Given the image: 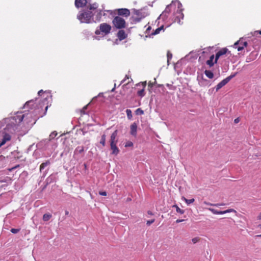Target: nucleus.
Returning a JSON list of instances; mask_svg holds the SVG:
<instances>
[{
    "label": "nucleus",
    "instance_id": "1",
    "mask_svg": "<svg viewBox=\"0 0 261 261\" xmlns=\"http://www.w3.org/2000/svg\"><path fill=\"white\" fill-rule=\"evenodd\" d=\"M98 8V4L96 3L89 4L87 8L80 12L77 16V19L82 23H90L91 19L94 15V11Z\"/></svg>",
    "mask_w": 261,
    "mask_h": 261
},
{
    "label": "nucleus",
    "instance_id": "2",
    "mask_svg": "<svg viewBox=\"0 0 261 261\" xmlns=\"http://www.w3.org/2000/svg\"><path fill=\"white\" fill-rule=\"evenodd\" d=\"M112 23L114 27L117 29H122L126 28V23L125 20L119 16L114 17L112 20Z\"/></svg>",
    "mask_w": 261,
    "mask_h": 261
},
{
    "label": "nucleus",
    "instance_id": "3",
    "mask_svg": "<svg viewBox=\"0 0 261 261\" xmlns=\"http://www.w3.org/2000/svg\"><path fill=\"white\" fill-rule=\"evenodd\" d=\"M247 44V42L244 39L241 38L234 43L233 47L237 49L238 51H241L246 47Z\"/></svg>",
    "mask_w": 261,
    "mask_h": 261
},
{
    "label": "nucleus",
    "instance_id": "4",
    "mask_svg": "<svg viewBox=\"0 0 261 261\" xmlns=\"http://www.w3.org/2000/svg\"><path fill=\"white\" fill-rule=\"evenodd\" d=\"M114 14H118L119 16H122L127 17L130 15V11L126 8H121L115 10L114 11Z\"/></svg>",
    "mask_w": 261,
    "mask_h": 261
},
{
    "label": "nucleus",
    "instance_id": "5",
    "mask_svg": "<svg viewBox=\"0 0 261 261\" xmlns=\"http://www.w3.org/2000/svg\"><path fill=\"white\" fill-rule=\"evenodd\" d=\"M111 26L107 23H102L99 25L100 31L102 33H104L105 35L109 34L111 32Z\"/></svg>",
    "mask_w": 261,
    "mask_h": 261
},
{
    "label": "nucleus",
    "instance_id": "6",
    "mask_svg": "<svg viewBox=\"0 0 261 261\" xmlns=\"http://www.w3.org/2000/svg\"><path fill=\"white\" fill-rule=\"evenodd\" d=\"M208 210L209 211H210L213 214H215V215L224 214L231 213V212L237 213V211L233 208L228 209V210H226L223 211H218L216 210H215V209L212 208H208Z\"/></svg>",
    "mask_w": 261,
    "mask_h": 261
},
{
    "label": "nucleus",
    "instance_id": "7",
    "mask_svg": "<svg viewBox=\"0 0 261 261\" xmlns=\"http://www.w3.org/2000/svg\"><path fill=\"white\" fill-rule=\"evenodd\" d=\"M118 130H115L111 135L110 139V144H117L118 143Z\"/></svg>",
    "mask_w": 261,
    "mask_h": 261
},
{
    "label": "nucleus",
    "instance_id": "8",
    "mask_svg": "<svg viewBox=\"0 0 261 261\" xmlns=\"http://www.w3.org/2000/svg\"><path fill=\"white\" fill-rule=\"evenodd\" d=\"M227 51L228 49L226 48H223L219 50L216 55L215 63H216L218 59L222 55L226 54Z\"/></svg>",
    "mask_w": 261,
    "mask_h": 261
},
{
    "label": "nucleus",
    "instance_id": "9",
    "mask_svg": "<svg viewBox=\"0 0 261 261\" xmlns=\"http://www.w3.org/2000/svg\"><path fill=\"white\" fill-rule=\"evenodd\" d=\"M11 136L7 133H5L3 139L0 143V147L4 145L7 142L11 140Z\"/></svg>",
    "mask_w": 261,
    "mask_h": 261
},
{
    "label": "nucleus",
    "instance_id": "10",
    "mask_svg": "<svg viewBox=\"0 0 261 261\" xmlns=\"http://www.w3.org/2000/svg\"><path fill=\"white\" fill-rule=\"evenodd\" d=\"M111 150H112L111 154L117 155L120 152L118 147L117 146V144H110Z\"/></svg>",
    "mask_w": 261,
    "mask_h": 261
},
{
    "label": "nucleus",
    "instance_id": "11",
    "mask_svg": "<svg viewBox=\"0 0 261 261\" xmlns=\"http://www.w3.org/2000/svg\"><path fill=\"white\" fill-rule=\"evenodd\" d=\"M87 3V0H75V6L78 8L85 6Z\"/></svg>",
    "mask_w": 261,
    "mask_h": 261
},
{
    "label": "nucleus",
    "instance_id": "12",
    "mask_svg": "<svg viewBox=\"0 0 261 261\" xmlns=\"http://www.w3.org/2000/svg\"><path fill=\"white\" fill-rule=\"evenodd\" d=\"M117 36L120 40H124L127 37V34L122 30H120L118 32Z\"/></svg>",
    "mask_w": 261,
    "mask_h": 261
},
{
    "label": "nucleus",
    "instance_id": "13",
    "mask_svg": "<svg viewBox=\"0 0 261 261\" xmlns=\"http://www.w3.org/2000/svg\"><path fill=\"white\" fill-rule=\"evenodd\" d=\"M137 132V124L134 122L130 125V133L134 136H136Z\"/></svg>",
    "mask_w": 261,
    "mask_h": 261
},
{
    "label": "nucleus",
    "instance_id": "14",
    "mask_svg": "<svg viewBox=\"0 0 261 261\" xmlns=\"http://www.w3.org/2000/svg\"><path fill=\"white\" fill-rule=\"evenodd\" d=\"M237 73H234L233 74H231L229 75V76L227 77L225 79L223 80L220 83V84L222 85V86L223 87L225 86L226 84H227L231 79H232L233 77L236 76Z\"/></svg>",
    "mask_w": 261,
    "mask_h": 261
},
{
    "label": "nucleus",
    "instance_id": "15",
    "mask_svg": "<svg viewBox=\"0 0 261 261\" xmlns=\"http://www.w3.org/2000/svg\"><path fill=\"white\" fill-rule=\"evenodd\" d=\"M214 58V55H212L210 57V59L208 60L206 62V64L208 65L210 67H212L214 65V63H215V62H213Z\"/></svg>",
    "mask_w": 261,
    "mask_h": 261
},
{
    "label": "nucleus",
    "instance_id": "16",
    "mask_svg": "<svg viewBox=\"0 0 261 261\" xmlns=\"http://www.w3.org/2000/svg\"><path fill=\"white\" fill-rule=\"evenodd\" d=\"M177 14L178 15L176 18L175 19V20L174 21L175 22H177L178 23H179L180 22V19H179V17H181V18H183L184 17V15L183 14L180 12V10H178L177 11Z\"/></svg>",
    "mask_w": 261,
    "mask_h": 261
},
{
    "label": "nucleus",
    "instance_id": "17",
    "mask_svg": "<svg viewBox=\"0 0 261 261\" xmlns=\"http://www.w3.org/2000/svg\"><path fill=\"white\" fill-rule=\"evenodd\" d=\"M50 163L49 160L46 161L45 162L42 163L40 166V171L41 172L44 168L48 165H49Z\"/></svg>",
    "mask_w": 261,
    "mask_h": 261
},
{
    "label": "nucleus",
    "instance_id": "18",
    "mask_svg": "<svg viewBox=\"0 0 261 261\" xmlns=\"http://www.w3.org/2000/svg\"><path fill=\"white\" fill-rule=\"evenodd\" d=\"M204 73L205 75L209 79H213L214 77L213 73L210 70H205Z\"/></svg>",
    "mask_w": 261,
    "mask_h": 261
},
{
    "label": "nucleus",
    "instance_id": "19",
    "mask_svg": "<svg viewBox=\"0 0 261 261\" xmlns=\"http://www.w3.org/2000/svg\"><path fill=\"white\" fill-rule=\"evenodd\" d=\"M84 151V147L83 146H78L76 148L74 153H82Z\"/></svg>",
    "mask_w": 261,
    "mask_h": 261
},
{
    "label": "nucleus",
    "instance_id": "20",
    "mask_svg": "<svg viewBox=\"0 0 261 261\" xmlns=\"http://www.w3.org/2000/svg\"><path fill=\"white\" fill-rule=\"evenodd\" d=\"M106 135L105 134H103L101 136V140L100 141V144H101L102 146H105L106 145Z\"/></svg>",
    "mask_w": 261,
    "mask_h": 261
},
{
    "label": "nucleus",
    "instance_id": "21",
    "mask_svg": "<svg viewBox=\"0 0 261 261\" xmlns=\"http://www.w3.org/2000/svg\"><path fill=\"white\" fill-rule=\"evenodd\" d=\"M52 216L51 214L46 213L43 215V220L44 221H48L51 218Z\"/></svg>",
    "mask_w": 261,
    "mask_h": 261
},
{
    "label": "nucleus",
    "instance_id": "22",
    "mask_svg": "<svg viewBox=\"0 0 261 261\" xmlns=\"http://www.w3.org/2000/svg\"><path fill=\"white\" fill-rule=\"evenodd\" d=\"M137 94L139 96L142 97L145 95L144 88H142L137 92Z\"/></svg>",
    "mask_w": 261,
    "mask_h": 261
},
{
    "label": "nucleus",
    "instance_id": "23",
    "mask_svg": "<svg viewBox=\"0 0 261 261\" xmlns=\"http://www.w3.org/2000/svg\"><path fill=\"white\" fill-rule=\"evenodd\" d=\"M173 207L176 208V212L180 214H183L185 213L184 210L180 209L177 205L175 204L173 205Z\"/></svg>",
    "mask_w": 261,
    "mask_h": 261
},
{
    "label": "nucleus",
    "instance_id": "24",
    "mask_svg": "<svg viewBox=\"0 0 261 261\" xmlns=\"http://www.w3.org/2000/svg\"><path fill=\"white\" fill-rule=\"evenodd\" d=\"M164 29V26L162 25L161 27L157 28L154 32L152 34V35H156L160 33V31Z\"/></svg>",
    "mask_w": 261,
    "mask_h": 261
},
{
    "label": "nucleus",
    "instance_id": "25",
    "mask_svg": "<svg viewBox=\"0 0 261 261\" xmlns=\"http://www.w3.org/2000/svg\"><path fill=\"white\" fill-rule=\"evenodd\" d=\"M126 115L128 119H131L132 118V112L130 109H127L126 110Z\"/></svg>",
    "mask_w": 261,
    "mask_h": 261
},
{
    "label": "nucleus",
    "instance_id": "26",
    "mask_svg": "<svg viewBox=\"0 0 261 261\" xmlns=\"http://www.w3.org/2000/svg\"><path fill=\"white\" fill-rule=\"evenodd\" d=\"M184 200L186 202V203L188 204H190L194 202V201H195L194 198L190 199H187L185 197L184 198Z\"/></svg>",
    "mask_w": 261,
    "mask_h": 261
},
{
    "label": "nucleus",
    "instance_id": "27",
    "mask_svg": "<svg viewBox=\"0 0 261 261\" xmlns=\"http://www.w3.org/2000/svg\"><path fill=\"white\" fill-rule=\"evenodd\" d=\"M88 105L84 106L81 110H80V113L81 115H84L86 114L85 111L87 109Z\"/></svg>",
    "mask_w": 261,
    "mask_h": 261
},
{
    "label": "nucleus",
    "instance_id": "28",
    "mask_svg": "<svg viewBox=\"0 0 261 261\" xmlns=\"http://www.w3.org/2000/svg\"><path fill=\"white\" fill-rule=\"evenodd\" d=\"M136 113L137 114L142 115V114H143L144 112L140 108H138V109L136 110Z\"/></svg>",
    "mask_w": 261,
    "mask_h": 261
},
{
    "label": "nucleus",
    "instance_id": "29",
    "mask_svg": "<svg viewBox=\"0 0 261 261\" xmlns=\"http://www.w3.org/2000/svg\"><path fill=\"white\" fill-rule=\"evenodd\" d=\"M137 86H142L143 88H145L146 86V82H142L141 83H139L136 85Z\"/></svg>",
    "mask_w": 261,
    "mask_h": 261
},
{
    "label": "nucleus",
    "instance_id": "30",
    "mask_svg": "<svg viewBox=\"0 0 261 261\" xmlns=\"http://www.w3.org/2000/svg\"><path fill=\"white\" fill-rule=\"evenodd\" d=\"M223 86L220 84V83H218L217 86L215 87V89L216 91H218L219 90H220Z\"/></svg>",
    "mask_w": 261,
    "mask_h": 261
},
{
    "label": "nucleus",
    "instance_id": "31",
    "mask_svg": "<svg viewBox=\"0 0 261 261\" xmlns=\"http://www.w3.org/2000/svg\"><path fill=\"white\" fill-rule=\"evenodd\" d=\"M10 231L13 233H16L20 231V229H19L12 228Z\"/></svg>",
    "mask_w": 261,
    "mask_h": 261
},
{
    "label": "nucleus",
    "instance_id": "32",
    "mask_svg": "<svg viewBox=\"0 0 261 261\" xmlns=\"http://www.w3.org/2000/svg\"><path fill=\"white\" fill-rule=\"evenodd\" d=\"M57 135V133L56 132H53L49 136L50 139H54Z\"/></svg>",
    "mask_w": 261,
    "mask_h": 261
},
{
    "label": "nucleus",
    "instance_id": "33",
    "mask_svg": "<svg viewBox=\"0 0 261 261\" xmlns=\"http://www.w3.org/2000/svg\"><path fill=\"white\" fill-rule=\"evenodd\" d=\"M199 241V239L198 237H196V238H193L192 239V241L193 243V244H195V243H197Z\"/></svg>",
    "mask_w": 261,
    "mask_h": 261
},
{
    "label": "nucleus",
    "instance_id": "34",
    "mask_svg": "<svg viewBox=\"0 0 261 261\" xmlns=\"http://www.w3.org/2000/svg\"><path fill=\"white\" fill-rule=\"evenodd\" d=\"M133 143L130 141H128L125 144V147H131V146H133Z\"/></svg>",
    "mask_w": 261,
    "mask_h": 261
},
{
    "label": "nucleus",
    "instance_id": "35",
    "mask_svg": "<svg viewBox=\"0 0 261 261\" xmlns=\"http://www.w3.org/2000/svg\"><path fill=\"white\" fill-rule=\"evenodd\" d=\"M167 56L168 61L170 59H171L172 58V54L169 51H168L167 52Z\"/></svg>",
    "mask_w": 261,
    "mask_h": 261
},
{
    "label": "nucleus",
    "instance_id": "36",
    "mask_svg": "<svg viewBox=\"0 0 261 261\" xmlns=\"http://www.w3.org/2000/svg\"><path fill=\"white\" fill-rule=\"evenodd\" d=\"M101 10H99L97 13V17H98V18L97 19V20L98 21H99L100 20V19L101 18Z\"/></svg>",
    "mask_w": 261,
    "mask_h": 261
},
{
    "label": "nucleus",
    "instance_id": "37",
    "mask_svg": "<svg viewBox=\"0 0 261 261\" xmlns=\"http://www.w3.org/2000/svg\"><path fill=\"white\" fill-rule=\"evenodd\" d=\"M154 221H155V220L154 219H152V220H148V221H147L146 224L149 226L150 224H151L152 223H153L154 222Z\"/></svg>",
    "mask_w": 261,
    "mask_h": 261
},
{
    "label": "nucleus",
    "instance_id": "38",
    "mask_svg": "<svg viewBox=\"0 0 261 261\" xmlns=\"http://www.w3.org/2000/svg\"><path fill=\"white\" fill-rule=\"evenodd\" d=\"M99 195L101 196H106L107 195V192L105 191H100L99 192Z\"/></svg>",
    "mask_w": 261,
    "mask_h": 261
},
{
    "label": "nucleus",
    "instance_id": "39",
    "mask_svg": "<svg viewBox=\"0 0 261 261\" xmlns=\"http://www.w3.org/2000/svg\"><path fill=\"white\" fill-rule=\"evenodd\" d=\"M224 203H217V204H214V206H223L224 205Z\"/></svg>",
    "mask_w": 261,
    "mask_h": 261
},
{
    "label": "nucleus",
    "instance_id": "40",
    "mask_svg": "<svg viewBox=\"0 0 261 261\" xmlns=\"http://www.w3.org/2000/svg\"><path fill=\"white\" fill-rule=\"evenodd\" d=\"M44 92H44L43 90H40V91H38V94L39 95H41V94L44 93Z\"/></svg>",
    "mask_w": 261,
    "mask_h": 261
},
{
    "label": "nucleus",
    "instance_id": "41",
    "mask_svg": "<svg viewBox=\"0 0 261 261\" xmlns=\"http://www.w3.org/2000/svg\"><path fill=\"white\" fill-rule=\"evenodd\" d=\"M239 121H240V119H239V118H237L235 119L234 120V122L235 123H238Z\"/></svg>",
    "mask_w": 261,
    "mask_h": 261
},
{
    "label": "nucleus",
    "instance_id": "42",
    "mask_svg": "<svg viewBox=\"0 0 261 261\" xmlns=\"http://www.w3.org/2000/svg\"><path fill=\"white\" fill-rule=\"evenodd\" d=\"M204 203L205 204L208 205H214V204H212V203H209V202H206V201H204Z\"/></svg>",
    "mask_w": 261,
    "mask_h": 261
},
{
    "label": "nucleus",
    "instance_id": "43",
    "mask_svg": "<svg viewBox=\"0 0 261 261\" xmlns=\"http://www.w3.org/2000/svg\"><path fill=\"white\" fill-rule=\"evenodd\" d=\"M184 221V220L183 219H177L176 221V223H180V222H181Z\"/></svg>",
    "mask_w": 261,
    "mask_h": 261
},
{
    "label": "nucleus",
    "instance_id": "44",
    "mask_svg": "<svg viewBox=\"0 0 261 261\" xmlns=\"http://www.w3.org/2000/svg\"><path fill=\"white\" fill-rule=\"evenodd\" d=\"M129 78V76L127 75H126L125 76L124 79L122 81V83L124 82V81H125L126 79H128Z\"/></svg>",
    "mask_w": 261,
    "mask_h": 261
},
{
    "label": "nucleus",
    "instance_id": "45",
    "mask_svg": "<svg viewBox=\"0 0 261 261\" xmlns=\"http://www.w3.org/2000/svg\"><path fill=\"white\" fill-rule=\"evenodd\" d=\"M100 32H101V31H100V30H96V31H95V34H96V35H99V34H100Z\"/></svg>",
    "mask_w": 261,
    "mask_h": 261
},
{
    "label": "nucleus",
    "instance_id": "46",
    "mask_svg": "<svg viewBox=\"0 0 261 261\" xmlns=\"http://www.w3.org/2000/svg\"><path fill=\"white\" fill-rule=\"evenodd\" d=\"M258 220H261V212L258 214L257 216Z\"/></svg>",
    "mask_w": 261,
    "mask_h": 261
},
{
    "label": "nucleus",
    "instance_id": "47",
    "mask_svg": "<svg viewBox=\"0 0 261 261\" xmlns=\"http://www.w3.org/2000/svg\"><path fill=\"white\" fill-rule=\"evenodd\" d=\"M147 214H148V215H153V213H152L151 211H148L147 212Z\"/></svg>",
    "mask_w": 261,
    "mask_h": 261
},
{
    "label": "nucleus",
    "instance_id": "48",
    "mask_svg": "<svg viewBox=\"0 0 261 261\" xmlns=\"http://www.w3.org/2000/svg\"><path fill=\"white\" fill-rule=\"evenodd\" d=\"M31 102H32V101H29L25 103V106H26V105H29V103H30Z\"/></svg>",
    "mask_w": 261,
    "mask_h": 261
},
{
    "label": "nucleus",
    "instance_id": "49",
    "mask_svg": "<svg viewBox=\"0 0 261 261\" xmlns=\"http://www.w3.org/2000/svg\"><path fill=\"white\" fill-rule=\"evenodd\" d=\"M23 117H24V115H22L21 116V119H20V121H22L23 119Z\"/></svg>",
    "mask_w": 261,
    "mask_h": 261
},
{
    "label": "nucleus",
    "instance_id": "50",
    "mask_svg": "<svg viewBox=\"0 0 261 261\" xmlns=\"http://www.w3.org/2000/svg\"><path fill=\"white\" fill-rule=\"evenodd\" d=\"M69 214V212L67 211H65V215H68Z\"/></svg>",
    "mask_w": 261,
    "mask_h": 261
},
{
    "label": "nucleus",
    "instance_id": "51",
    "mask_svg": "<svg viewBox=\"0 0 261 261\" xmlns=\"http://www.w3.org/2000/svg\"><path fill=\"white\" fill-rule=\"evenodd\" d=\"M256 237H257V238H261V234L257 235Z\"/></svg>",
    "mask_w": 261,
    "mask_h": 261
},
{
    "label": "nucleus",
    "instance_id": "52",
    "mask_svg": "<svg viewBox=\"0 0 261 261\" xmlns=\"http://www.w3.org/2000/svg\"><path fill=\"white\" fill-rule=\"evenodd\" d=\"M256 32L258 33V34H259L260 35H261V31H256Z\"/></svg>",
    "mask_w": 261,
    "mask_h": 261
},
{
    "label": "nucleus",
    "instance_id": "53",
    "mask_svg": "<svg viewBox=\"0 0 261 261\" xmlns=\"http://www.w3.org/2000/svg\"><path fill=\"white\" fill-rule=\"evenodd\" d=\"M168 7L166 8V10H165V11L164 12V13H166V12H167V11H168Z\"/></svg>",
    "mask_w": 261,
    "mask_h": 261
},
{
    "label": "nucleus",
    "instance_id": "54",
    "mask_svg": "<svg viewBox=\"0 0 261 261\" xmlns=\"http://www.w3.org/2000/svg\"><path fill=\"white\" fill-rule=\"evenodd\" d=\"M47 108H48V106H46V107H45V111H46V110H47Z\"/></svg>",
    "mask_w": 261,
    "mask_h": 261
},
{
    "label": "nucleus",
    "instance_id": "55",
    "mask_svg": "<svg viewBox=\"0 0 261 261\" xmlns=\"http://www.w3.org/2000/svg\"><path fill=\"white\" fill-rule=\"evenodd\" d=\"M258 227H259L260 228H261V224H259V225H258Z\"/></svg>",
    "mask_w": 261,
    "mask_h": 261
},
{
    "label": "nucleus",
    "instance_id": "56",
    "mask_svg": "<svg viewBox=\"0 0 261 261\" xmlns=\"http://www.w3.org/2000/svg\"><path fill=\"white\" fill-rule=\"evenodd\" d=\"M114 90H115V87L114 88H113V89L112 90V91H113Z\"/></svg>",
    "mask_w": 261,
    "mask_h": 261
},
{
    "label": "nucleus",
    "instance_id": "57",
    "mask_svg": "<svg viewBox=\"0 0 261 261\" xmlns=\"http://www.w3.org/2000/svg\"><path fill=\"white\" fill-rule=\"evenodd\" d=\"M148 85L151 86V83H149Z\"/></svg>",
    "mask_w": 261,
    "mask_h": 261
}]
</instances>
